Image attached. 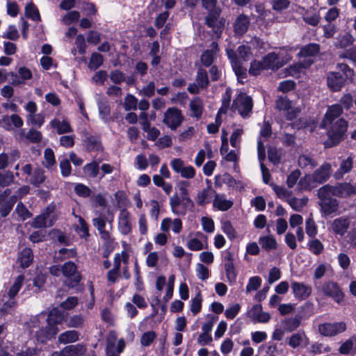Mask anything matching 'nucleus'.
Masks as SVG:
<instances>
[{"label": "nucleus", "instance_id": "obj_1", "mask_svg": "<svg viewBox=\"0 0 356 356\" xmlns=\"http://www.w3.org/2000/svg\"><path fill=\"white\" fill-rule=\"evenodd\" d=\"M227 55L230 59L232 67L238 76H244L246 74L247 69L243 65L242 61H247L251 56V51L249 47L241 45L238 47L237 51L233 49H227Z\"/></svg>", "mask_w": 356, "mask_h": 356}, {"label": "nucleus", "instance_id": "obj_2", "mask_svg": "<svg viewBox=\"0 0 356 356\" xmlns=\"http://www.w3.org/2000/svg\"><path fill=\"white\" fill-rule=\"evenodd\" d=\"M316 195L319 199L318 205L321 211L325 216H330L338 211L339 202L332 197V193L325 185L317 190Z\"/></svg>", "mask_w": 356, "mask_h": 356}, {"label": "nucleus", "instance_id": "obj_3", "mask_svg": "<svg viewBox=\"0 0 356 356\" xmlns=\"http://www.w3.org/2000/svg\"><path fill=\"white\" fill-rule=\"evenodd\" d=\"M316 294L332 298L335 302L341 305L344 300V294L339 284L333 281H327L316 285Z\"/></svg>", "mask_w": 356, "mask_h": 356}, {"label": "nucleus", "instance_id": "obj_4", "mask_svg": "<svg viewBox=\"0 0 356 356\" xmlns=\"http://www.w3.org/2000/svg\"><path fill=\"white\" fill-rule=\"evenodd\" d=\"M348 127V122L344 119H337L335 122H332L329 124L328 127V139L325 141V146L327 147H333L339 144L343 140V136Z\"/></svg>", "mask_w": 356, "mask_h": 356}, {"label": "nucleus", "instance_id": "obj_5", "mask_svg": "<svg viewBox=\"0 0 356 356\" xmlns=\"http://www.w3.org/2000/svg\"><path fill=\"white\" fill-rule=\"evenodd\" d=\"M253 108L252 99L247 94L241 92L234 99L232 110L237 111L243 118H248Z\"/></svg>", "mask_w": 356, "mask_h": 356}, {"label": "nucleus", "instance_id": "obj_6", "mask_svg": "<svg viewBox=\"0 0 356 356\" xmlns=\"http://www.w3.org/2000/svg\"><path fill=\"white\" fill-rule=\"evenodd\" d=\"M184 119L181 110L171 107L165 112L163 122L171 130H176L181 124Z\"/></svg>", "mask_w": 356, "mask_h": 356}, {"label": "nucleus", "instance_id": "obj_7", "mask_svg": "<svg viewBox=\"0 0 356 356\" xmlns=\"http://www.w3.org/2000/svg\"><path fill=\"white\" fill-rule=\"evenodd\" d=\"M61 270L63 275L68 278L65 282V284L68 287L73 288L81 281V276L80 273L76 271L77 267L74 263L72 261L65 263Z\"/></svg>", "mask_w": 356, "mask_h": 356}, {"label": "nucleus", "instance_id": "obj_8", "mask_svg": "<svg viewBox=\"0 0 356 356\" xmlns=\"http://www.w3.org/2000/svg\"><path fill=\"white\" fill-rule=\"evenodd\" d=\"M333 195L338 197H348L356 195V184L342 182L335 185L325 184Z\"/></svg>", "mask_w": 356, "mask_h": 356}, {"label": "nucleus", "instance_id": "obj_9", "mask_svg": "<svg viewBox=\"0 0 356 356\" xmlns=\"http://www.w3.org/2000/svg\"><path fill=\"white\" fill-rule=\"evenodd\" d=\"M275 106L277 110L286 112V118L289 120L295 119L300 112V108L293 107L286 97H279L275 102Z\"/></svg>", "mask_w": 356, "mask_h": 356}, {"label": "nucleus", "instance_id": "obj_10", "mask_svg": "<svg viewBox=\"0 0 356 356\" xmlns=\"http://www.w3.org/2000/svg\"><path fill=\"white\" fill-rule=\"evenodd\" d=\"M225 19L220 18V12H211L205 17V24L211 28L216 35L217 38H220L225 27Z\"/></svg>", "mask_w": 356, "mask_h": 356}, {"label": "nucleus", "instance_id": "obj_11", "mask_svg": "<svg viewBox=\"0 0 356 356\" xmlns=\"http://www.w3.org/2000/svg\"><path fill=\"white\" fill-rule=\"evenodd\" d=\"M346 330V324L343 322L325 323L318 325V332L325 337H332L343 332Z\"/></svg>", "mask_w": 356, "mask_h": 356}, {"label": "nucleus", "instance_id": "obj_12", "mask_svg": "<svg viewBox=\"0 0 356 356\" xmlns=\"http://www.w3.org/2000/svg\"><path fill=\"white\" fill-rule=\"evenodd\" d=\"M17 197L15 195H11V191L6 189L0 195V213L5 217L11 211L13 207L16 203Z\"/></svg>", "mask_w": 356, "mask_h": 356}, {"label": "nucleus", "instance_id": "obj_13", "mask_svg": "<svg viewBox=\"0 0 356 356\" xmlns=\"http://www.w3.org/2000/svg\"><path fill=\"white\" fill-rule=\"evenodd\" d=\"M25 109L29 113L26 115L27 124L40 127L44 120L41 114L36 113L38 110L36 104L34 102H29L25 106Z\"/></svg>", "mask_w": 356, "mask_h": 356}, {"label": "nucleus", "instance_id": "obj_14", "mask_svg": "<svg viewBox=\"0 0 356 356\" xmlns=\"http://www.w3.org/2000/svg\"><path fill=\"white\" fill-rule=\"evenodd\" d=\"M291 289L294 297L300 300L308 298L312 291V289L310 285L298 282H293L291 283Z\"/></svg>", "mask_w": 356, "mask_h": 356}, {"label": "nucleus", "instance_id": "obj_15", "mask_svg": "<svg viewBox=\"0 0 356 356\" xmlns=\"http://www.w3.org/2000/svg\"><path fill=\"white\" fill-rule=\"evenodd\" d=\"M113 219V216H111V219H108L104 214L99 213V216L92 220L93 225L97 228L101 235V237L104 240H109L111 238L110 232L105 229L106 222L108 221L111 224Z\"/></svg>", "mask_w": 356, "mask_h": 356}, {"label": "nucleus", "instance_id": "obj_16", "mask_svg": "<svg viewBox=\"0 0 356 356\" xmlns=\"http://www.w3.org/2000/svg\"><path fill=\"white\" fill-rule=\"evenodd\" d=\"M248 316L252 321L262 323H268L270 319V315L268 312H263L261 305H254L248 311Z\"/></svg>", "mask_w": 356, "mask_h": 356}, {"label": "nucleus", "instance_id": "obj_17", "mask_svg": "<svg viewBox=\"0 0 356 356\" xmlns=\"http://www.w3.org/2000/svg\"><path fill=\"white\" fill-rule=\"evenodd\" d=\"M345 79L339 72H329L327 75L328 88L334 91H339L344 85Z\"/></svg>", "mask_w": 356, "mask_h": 356}, {"label": "nucleus", "instance_id": "obj_18", "mask_svg": "<svg viewBox=\"0 0 356 356\" xmlns=\"http://www.w3.org/2000/svg\"><path fill=\"white\" fill-rule=\"evenodd\" d=\"M58 331L59 330L57 326L47 323L46 327L40 329L36 332V339L41 343H44L47 340L54 337Z\"/></svg>", "mask_w": 356, "mask_h": 356}, {"label": "nucleus", "instance_id": "obj_19", "mask_svg": "<svg viewBox=\"0 0 356 356\" xmlns=\"http://www.w3.org/2000/svg\"><path fill=\"white\" fill-rule=\"evenodd\" d=\"M262 60L266 70H271L275 71L284 65V63L280 60L279 56L275 52L268 54L263 57Z\"/></svg>", "mask_w": 356, "mask_h": 356}, {"label": "nucleus", "instance_id": "obj_20", "mask_svg": "<svg viewBox=\"0 0 356 356\" xmlns=\"http://www.w3.org/2000/svg\"><path fill=\"white\" fill-rule=\"evenodd\" d=\"M131 215L129 211L123 209L120 211L118 219V228L120 232L127 235L131 231Z\"/></svg>", "mask_w": 356, "mask_h": 356}, {"label": "nucleus", "instance_id": "obj_21", "mask_svg": "<svg viewBox=\"0 0 356 356\" xmlns=\"http://www.w3.org/2000/svg\"><path fill=\"white\" fill-rule=\"evenodd\" d=\"M341 113L342 108L339 104H334L329 107L323 120V127H328L329 124L335 122L337 119H341L339 118Z\"/></svg>", "mask_w": 356, "mask_h": 356}, {"label": "nucleus", "instance_id": "obj_22", "mask_svg": "<svg viewBox=\"0 0 356 356\" xmlns=\"http://www.w3.org/2000/svg\"><path fill=\"white\" fill-rule=\"evenodd\" d=\"M353 168V159L351 156H348L346 159H342L339 168L334 173L333 177L336 180L341 179L345 174L351 171Z\"/></svg>", "mask_w": 356, "mask_h": 356}, {"label": "nucleus", "instance_id": "obj_23", "mask_svg": "<svg viewBox=\"0 0 356 356\" xmlns=\"http://www.w3.org/2000/svg\"><path fill=\"white\" fill-rule=\"evenodd\" d=\"M332 173L331 165L328 163H325L320 166L319 168L316 170L312 173L316 179V181L321 184L325 182L330 177Z\"/></svg>", "mask_w": 356, "mask_h": 356}, {"label": "nucleus", "instance_id": "obj_24", "mask_svg": "<svg viewBox=\"0 0 356 356\" xmlns=\"http://www.w3.org/2000/svg\"><path fill=\"white\" fill-rule=\"evenodd\" d=\"M350 219L346 217H340L333 220L332 223V231L340 236H343L350 226Z\"/></svg>", "mask_w": 356, "mask_h": 356}, {"label": "nucleus", "instance_id": "obj_25", "mask_svg": "<svg viewBox=\"0 0 356 356\" xmlns=\"http://www.w3.org/2000/svg\"><path fill=\"white\" fill-rule=\"evenodd\" d=\"M86 348L82 344L70 345L58 352L59 356H82L85 354Z\"/></svg>", "mask_w": 356, "mask_h": 356}, {"label": "nucleus", "instance_id": "obj_26", "mask_svg": "<svg viewBox=\"0 0 356 356\" xmlns=\"http://www.w3.org/2000/svg\"><path fill=\"white\" fill-rule=\"evenodd\" d=\"M171 227L175 233H179L182 228V222L181 220L179 218L172 220L170 218H165L162 220L161 229L163 232H168Z\"/></svg>", "mask_w": 356, "mask_h": 356}, {"label": "nucleus", "instance_id": "obj_27", "mask_svg": "<svg viewBox=\"0 0 356 356\" xmlns=\"http://www.w3.org/2000/svg\"><path fill=\"white\" fill-rule=\"evenodd\" d=\"M249 25V17L244 14H241L234 23V32L238 35H243L248 31Z\"/></svg>", "mask_w": 356, "mask_h": 356}, {"label": "nucleus", "instance_id": "obj_28", "mask_svg": "<svg viewBox=\"0 0 356 356\" xmlns=\"http://www.w3.org/2000/svg\"><path fill=\"white\" fill-rule=\"evenodd\" d=\"M309 343V338L304 331L294 333L289 339V345L293 348H296L301 345L307 346Z\"/></svg>", "mask_w": 356, "mask_h": 356}, {"label": "nucleus", "instance_id": "obj_29", "mask_svg": "<svg viewBox=\"0 0 356 356\" xmlns=\"http://www.w3.org/2000/svg\"><path fill=\"white\" fill-rule=\"evenodd\" d=\"M214 194H216L215 191L211 185H209L206 188H204L197 193L196 198L197 204L200 206H204L209 203Z\"/></svg>", "mask_w": 356, "mask_h": 356}, {"label": "nucleus", "instance_id": "obj_30", "mask_svg": "<svg viewBox=\"0 0 356 356\" xmlns=\"http://www.w3.org/2000/svg\"><path fill=\"white\" fill-rule=\"evenodd\" d=\"M191 116L199 120L203 111V102L200 97H195L189 104Z\"/></svg>", "mask_w": 356, "mask_h": 356}, {"label": "nucleus", "instance_id": "obj_31", "mask_svg": "<svg viewBox=\"0 0 356 356\" xmlns=\"http://www.w3.org/2000/svg\"><path fill=\"white\" fill-rule=\"evenodd\" d=\"M50 125L52 128L56 129L58 134L70 133L72 129L66 120L63 119L60 121L59 119H54L51 121Z\"/></svg>", "mask_w": 356, "mask_h": 356}, {"label": "nucleus", "instance_id": "obj_32", "mask_svg": "<svg viewBox=\"0 0 356 356\" xmlns=\"http://www.w3.org/2000/svg\"><path fill=\"white\" fill-rule=\"evenodd\" d=\"M79 339V333L76 330H67L61 333L58 337L60 343L66 344L76 342Z\"/></svg>", "mask_w": 356, "mask_h": 356}, {"label": "nucleus", "instance_id": "obj_33", "mask_svg": "<svg viewBox=\"0 0 356 356\" xmlns=\"http://www.w3.org/2000/svg\"><path fill=\"white\" fill-rule=\"evenodd\" d=\"M211 49L206 50L201 56V62L205 66H210L214 58L215 53L218 51V44L212 42Z\"/></svg>", "mask_w": 356, "mask_h": 356}, {"label": "nucleus", "instance_id": "obj_34", "mask_svg": "<svg viewBox=\"0 0 356 356\" xmlns=\"http://www.w3.org/2000/svg\"><path fill=\"white\" fill-rule=\"evenodd\" d=\"M233 205L232 201L225 198V195L215 194L213 200V206L220 211H227L230 209Z\"/></svg>", "mask_w": 356, "mask_h": 356}, {"label": "nucleus", "instance_id": "obj_35", "mask_svg": "<svg viewBox=\"0 0 356 356\" xmlns=\"http://www.w3.org/2000/svg\"><path fill=\"white\" fill-rule=\"evenodd\" d=\"M120 254H118L114 258V267L110 270L107 273L108 280L111 283H115L120 276Z\"/></svg>", "mask_w": 356, "mask_h": 356}, {"label": "nucleus", "instance_id": "obj_36", "mask_svg": "<svg viewBox=\"0 0 356 356\" xmlns=\"http://www.w3.org/2000/svg\"><path fill=\"white\" fill-rule=\"evenodd\" d=\"M319 184L313 174L306 175L305 177H302L299 181V185L301 186V188L304 190H312L317 186Z\"/></svg>", "mask_w": 356, "mask_h": 356}, {"label": "nucleus", "instance_id": "obj_37", "mask_svg": "<svg viewBox=\"0 0 356 356\" xmlns=\"http://www.w3.org/2000/svg\"><path fill=\"white\" fill-rule=\"evenodd\" d=\"M189 183L186 181H181L178 185L179 190L180 191V194L182 199L183 207L193 205V202L188 197V188L189 187Z\"/></svg>", "mask_w": 356, "mask_h": 356}, {"label": "nucleus", "instance_id": "obj_38", "mask_svg": "<svg viewBox=\"0 0 356 356\" xmlns=\"http://www.w3.org/2000/svg\"><path fill=\"white\" fill-rule=\"evenodd\" d=\"M300 317L289 318L282 322V326L284 331L291 332L296 330L300 325Z\"/></svg>", "mask_w": 356, "mask_h": 356}, {"label": "nucleus", "instance_id": "obj_39", "mask_svg": "<svg viewBox=\"0 0 356 356\" xmlns=\"http://www.w3.org/2000/svg\"><path fill=\"white\" fill-rule=\"evenodd\" d=\"M298 165L301 168L307 170H312L317 165L316 161L312 159L309 155L302 154L299 156L298 160Z\"/></svg>", "mask_w": 356, "mask_h": 356}, {"label": "nucleus", "instance_id": "obj_40", "mask_svg": "<svg viewBox=\"0 0 356 356\" xmlns=\"http://www.w3.org/2000/svg\"><path fill=\"white\" fill-rule=\"evenodd\" d=\"M259 243L262 248L268 251L275 250L277 246L275 238L271 235L260 237Z\"/></svg>", "mask_w": 356, "mask_h": 356}, {"label": "nucleus", "instance_id": "obj_41", "mask_svg": "<svg viewBox=\"0 0 356 356\" xmlns=\"http://www.w3.org/2000/svg\"><path fill=\"white\" fill-rule=\"evenodd\" d=\"M308 200V198L306 197L297 198L295 197H291V195L287 200V202L293 210L300 211L302 208L307 205Z\"/></svg>", "mask_w": 356, "mask_h": 356}, {"label": "nucleus", "instance_id": "obj_42", "mask_svg": "<svg viewBox=\"0 0 356 356\" xmlns=\"http://www.w3.org/2000/svg\"><path fill=\"white\" fill-rule=\"evenodd\" d=\"M182 201V199L177 195H174L170 197V205L171 207V210L174 213L178 214V215H183L186 213V208L181 209V202Z\"/></svg>", "mask_w": 356, "mask_h": 356}, {"label": "nucleus", "instance_id": "obj_43", "mask_svg": "<svg viewBox=\"0 0 356 356\" xmlns=\"http://www.w3.org/2000/svg\"><path fill=\"white\" fill-rule=\"evenodd\" d=\"M319 52V45L311 43L303 47L298 53L299 56L311 57L316 55Z\"/></svg>", "mask_w": 356, "mask_h": 356}, {"label": "nucleus", "instance_id": "obj_44", "mask_svg": "<svg viewBox=\"0 0 356 356\" xmlns=\"http://www.w3.org/2000/svg\"><path fill=\"white\" fill-rule=\"evenodd\" d=\"M10 122H11L15 127H19L22 124L21 118L15 114L10 115L9 118H3L0 122V124L6 129H13V127L10 124Z\"/></svg>", "mask_w": 356, "mask_h": 356}, {"label": "nucleus", "instance_id": "obj_45", "mask_svg": "<svg viewBox=\"0 0 356 356\" xmlns=\"http://www.w3.org/2000/svg\"><path fill=\"white\" fill-rule=\"evenodd\" d=\"M312 63L311 59H308L305 62L296 63L288 69L289 74L293 76H297L302 69L310 66Z\"/></svg>", "mask_w": 356, "mask_h": 356}, {"label": "nucleus", "instance_id": "obj_46", "mask_svg": "<svg viewBox=\"0 0 356 356\" xmlns=\"http://www.w3.org/2000/svg\"><path fill=\"white\" fill-rule=\"evenodd\" d=\"M54 224V219H47V217L42 214L37 216L32 222V226L35 228L51 227Z\"/></svg>", "mask_w": 356, "mask_h": 356}, {"label": "nucleus", "instance_id": "obj_47", "mask_svg": "<svg viewBox=\"0 0 356 356\" xmlns=\"http://www.w3.org/2000/svg\"><path fill=\"white\" fill-rule=\"evenodd\" d=\"M2 305L0 307V311L3 314L11 313L16 306V302L14 298H7L4 296L2 300Z\"/></svg>", "mask_w": 356, "mask_h": 356}, {"label": "nucleus", "instance_id": "obj_48", "mask_svg": "<svg viewBox=\"0 0 356 356\" xmlns=\"http://www.w3.org/2000/svg\"><path fill=\"white\" fill-rule=\"evenodd\" d=\"M356 348V337L353 336L346 340L339 348V352L341 354H349L352 350Z\"/></svg>", "mask_w": 356, "mask_h": 356}, {"label": "nucleus", "instance_id": "obj_49", "mask_svg": "<svg viewBox=\"0 0 356 356\" xmlns=\"http://www.w3.org/2000/svg\"><path fill=\"white\" fill-rule=\"evenodd\" d=\"M243 132L244 129L242 126H238L234 129L230 137V143L232 147H237L239 145Z\"/></svg>", "mask_w": 356, "mask_h": 356}, {"label": "nucleus", "instance_id": "obj_50", "mask_svg": "<svg viewBox=\"0 0 356 356\" xmlns=\"http://www.w3.org/2000/svg\"><path fill=\"white\" fill-rule=\"evenodd\" d=\"M270 185L279 198L284 200L287 202L291 195V192L287 191L284 187L277 186L273 183L270 184Z\"/></svg>", "mask_w": 356, "mask_h": 356}, {"label": "nucleus", "instance_id": "obj_51", "mask_svg": "<svg viewBox=\"0 0 356 356\" xmlns=\"http://www.w3.org/2000/svg\"><path fill=\"white\" fill-rule=\"evenodd\" d=\"M62 321V313L56 308L52 309L48 315L47 323L49 324H53L56 326L57 324L61 323Z\"/></svg>", "mask_w": 356, "mask_h": 356}, {"label": "nucleus", "instance_id": "obj_52", "mask_svg": "<svg viewBox=\"0 0 356 356\" xmlns=\"http://www.w3.org/2000/svg\"><path fill=\"white\" fill-rule=\"evenodd\" d=\"M195 81L201 88H207L209 85V79L207 71L202 68H200L197 71Z\"/></svg>", "mask_w": 356, "mask_h": 356}, {"label": "nucleus", "instance_id": "obj_53", "mask_svg": "<svg viewBox=\"0 0 356 356\" xmlns=\"http://www.w3.org/2000/svg\"><path fill=\"white\" fill-rule=\"evenodd\" d=\"M202 298L200 292H198L191 300V311L193 315L198 314L202 308Z\"/></svg>", "mask_w": 356, "mask_h": 356}, {"label": "nucleus", "instance_id": "obj_54", "mask_svg": "<svg viewBox=\"0 0 356 356\" xmlns=\"http://www.w3.org/2000/svg\"><path fill=\"white\" fill-rule=\"evenodd\" d=\"M86 145L89 150L98 151L102 148L101 142L97 136H89L86 140Z\"/></svg>", "mask_w": 356, "mask_h": 356}, {"label": "nucleus", "instance_id": "obj_55", "mask_svg": "<svg viewBox=\"0 0 356 356\" xmlns=\"http://www.w3.org/2000/svg\"><path fill=\"white\" fill-rule=\"evenodd\" d=\"M44 165L50 168L56 164V159L54 151L51 148H47L44 152Z\"/></svg>", "mask_w": 356, "mask_h": 356}, {"label": "nucleus", "instance_id": "obj_56", "mask_svg": "<svg viewBox=\"0 0 356 356\" xmlns=\"http://www.w3.org/2000/svg\"><path fill=\"white\" fill-rule=\"evenodd\" d=\"M26 15L33 20H40L38 9L32 2L26 6Z\"/></svg>", "mask_w": 356, "mask_h": 356}, {"label": "nucleus", "instance_id": "obj_57", "mask_svg": "<svg viewBox=\"0 0 356 356\" xmlns=\"http://www.w3.org/2000/svg\"><path fill=\"white\" fill-rule=\"evenodd\" d=\"M263 70H266L263 60H253L250 63L249 73L252 76L259 75Z\"/></svg>", "mask_w": 356, "mask_h": 356}, {"label": "nucleus", "instance_id": "obj_58", "mask_svg": "<svg viewBox=\"0 0 356 356\" xmlns=\"http://www.w3.org/2000/svg\"><path fill=\"white\" fill-rule=\"evenodd\" d=\"M26 139L33 143H38L42 140V133L35 129H31L26 134Z\"/></svg>", "mask_w": 356, "mask_h": 356}, {"label": "nucleus", "instance_id": "obj_59", "mask_svg": "<svg viewBox=\"0 0 356 356\" xmlns=\"http://www.w3.org/2000/svg\"><path fill=\"white\" fill-rule=\"evenodd\" d=\"M104 62L103 56L97 53H93L91 55L88 67L92 70H96Z\"/></svg>", "mask_w": 356, "mask_h": 356}, {"label": "nucleus", "instance_id": "obj_60", "mask_svg": "<svg viewBox=\"0 0 356 356\" xmlns=\"http://www.w3.org/2000/svg\"><path fill=\"white\" fill-rule=\"evenodd\" d=\"M156 338V334L154 331H148L143 334L140 338V344L143 346L147 347L150 346V344L155 340Z\"/></svg>", "mask_w": 356, "mask_h": 356}, {"label": "nucleus", "instance_id": "obj_61", "mask_svg": "<svg viewBox=\"0 0 356 356\" xmlns=\"http://www.w3.org/2000/svg\"><path fill=\"white\" fill-rule=\"evenodd\" d=\"M308 247H309V250L312 253H314V254H316V255L321 254L324 249V247H323V245L322 244V243L316 238L309 241Z\"/></svg>", "mask_w": 356, "mask_h": 356}, {"label": "nucleus", "instance_id": "obj_62", "mask_svg": "<svg viewBox=\"0 0 356 356\" xmlns=\"http://www.w3.org/2000/svg\"><path fill=\"white\" fill-rule=\"evenodd\" d=\"M155 89L156 85L154 82L150 81L142 88L139 91V94L147 97H152L154 95Z\"/></svg>", "mask_w": 356, "mask_h": 356}, {"label": "nucleus", "instance_id": "obj_63", "mask_svg": "<svg viewBox=\"0 0 356 356\" xmlns=\"http://www.w3.org/2000/svg\"><path fill=\"white\" fill-rule=\"evenodd\" d=\"M99 165L96 162H92L86 165L83 168L85 173L90 177H96L99 173Z\"/></svg>", "mask_w": 356, "mask_h": 356}, {"label": "nucleus", "instance_id": "obj_64", "mask_svg": "<svg viewBox=\"0 0 356 356\" xmlns=\"http://www.w3.org/2000/svg\"><path fill=\"white\" fill-rule=\"evenodd\" d=\"M30 181L35 186H38L44 180V175L43 171L41 170H36L33 174L30 175Z\"/></svg>", "mask_w": 356, "mask_h": 356}]
</instances>
